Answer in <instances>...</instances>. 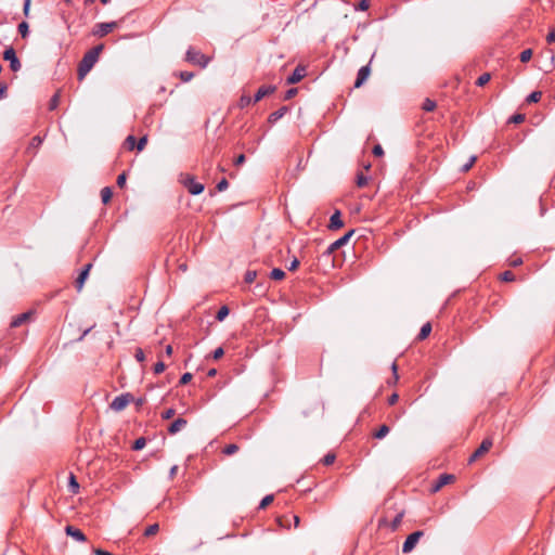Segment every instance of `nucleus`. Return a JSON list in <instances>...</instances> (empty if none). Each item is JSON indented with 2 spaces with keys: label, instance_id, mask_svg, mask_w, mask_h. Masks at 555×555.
I'll return each instance as SVG.
<instances>
[{
  "label": "nucleus",
  "instance_id": "f257e3e1",
  "mask_svg": "<svg viewBox=\"0 0 555 555\" xmlns=\"http://www.w3.org/2000/svg\"><path fill=\"white\" fill-rule=\"evenodd\" d=\"M104 46L98 44L90 49L79 62L78 65V79L82 80L86 75L92 69L94 64L98 62L100 53L102 52Z\"/></svg>",
  "mask_w": 555,
  "mask_h": 555
},
{
  "label": "nucleus",
  "instance_id": "f03ea898",
  "mask_svg": "<svg viewBox=\"0 0 555 555\" xmlns=\"http://www.w3.org/2000/svg\"><path fill=\"white\" fill-rule=\"evenodd\" d=\"M185 60L193 65L199 66L201 68H206L211 59L203 54L201 51L190 47L186 51Z\"/></svg>",
  "mask_w": 555,
  "mask_h": 555
},
{
  "label": "nucleus",
  "instance_id": "7ed1b4c3",
  "mask_svg": "<svg viewBox=\"0 0 555 555\" xmlns=\"http://www.w3.org/2000/svg\"><path fill=\"white\" fill-rule=\"evenodd\" d=\"M180 182L184 185V188L192 195L201 194L205 186L203 183H199L195 180V178L191 175H181Z\"/></svg>",
  "mask_w": 555,
  "mask_h": 555
},
{
  "label": "nucleus",
  "instance_id": "20e7f679",
  "mask_svg": "<svg viewBox=\"0 0 555 555\" xmlns=\"http://www.w3.org/2000/svg\"><path fill=\"white\" fill-rule=\"evenodd\" d=\"M424 535V531L417 530L409 534L403 542L402 545V552L404 554H409L413 551V548L416 546L420 539Z\"/></svg>",
  "mask_w": 555,
  "mask_h": 555
},
{
  "label": "nucleus",
  "instance_id": "39448f33",
  "mask_svg": "<svg viewBox=\"0 0 555 555\" xmlns=\"http://www.w3.org/2000/svg\"><path fill=\"white\" fill-rule=\"evenodd\" d=\"M3 59L10 62V68L12 72H18L22 64L16 56V52L13 47H8L3 52Z\"/></svg>",
  "mask_w": 555,
  "mask_h": 555
},
{
  "label": "nucleus",
  "instance_id": "423d86ee",
  "mask_svg": "<svg viewBox=\"0 0 555 555\" xmlns=\"http://www.w3.org/2000/svg\"><path fill=\"white\" fill-rule=\"evenodd\" d=\"M132 400V396L130 393H122L114 398V400L111 402V409L120 412L126 409V406L130 403Z\"/></svg>",
  "mask_w": 555,
  "mask_h": 555
},
{
  "label": "nucleus",
  "instance_id": "0eeeda50",
  "mask_svg": "<svg viewBox=\"0 0 555 555\" xmlns=\"http://www.w3.org/2000/svg\"><path fill=\"white\" fill-rule=\"evenodd\" d=\"M492 444L493 441L491 438L483 439L478 449L470 455L469 463L475 462L478 457L488 452L491 449Z\"/></svg>",
  "mask_w": 555,
  "mask_h": 555
},
{
  "label": "nucleus",
  "instance_id": "6e6552de",
  "mask_svg": "<svg viewBox=\"0 0 555 555\" xmlns=\"http://www.w3.org/2000/svg\"><path fill=\"white\" fill-rule=\"evenodd\" d=\"M117 27V22L99 23L95 25L93 35L98 37H104L113 29Z\"/></svg>",
  "mask_w": 555,
  "mask_h": 555
},
{
  "label": "nucleus",
  "instance_id": "1a4fd4ad",
  "mask_svg": "<svg viewBox=\"0 0 555 555\" xmlns=\"http://www.w3.org/2000/svg\"><path fill=\"white\" fill-rule=\"evenodd\" d=\"M354 233V230H350L349 232H347L345 235H343L341 237H339L338 240H336L335 242H333L328 247H327V250H326V254L327 255H331L332 253H334L335 250H337L338 248H340L341 246L346 245L348 243V241L350 240V237L353 235Z\"/></svg>",
  "mask_w": 555,
  "mask_h": 555
},
{
  "label": "nucleus",
  "instance_id": "9d476101",
  "mask_svg": "<svg viewBox=\"0 0 555 555\" xmlns=\"http://www.w3.org/2000/svg\"><path fill=\"white\" fill-rule=\"evenodd\" d=\"M455 479L454 475L451 474H441L435 483L431 486V492H438L444 486L453 482Z\"/></svg>",
  "mask_w": 555,
  "mask_h": 555
},
{
  "label": "nucleus",
  "instance_id": "9b49d317",
  "mask_svg": "<svg viewBox=\"0 0 555 555\" xmlns=\"http://www.w3.org/2000/svg\"><path fill=\"white\" fill-rule=\"evenodd\" d=\"M306 76V68L304 66L298 65L293 73L287 77V85H295L299 82Z\"/></svg>",
  "mask_w": 555,
  "mask_h": 555
},
{
  "label": "nucleus",
  "instance_id": "f8f14e48",
  "mask_svg": "<svg viewBox=\"0 0 555 555\" xmlns=\"http://www.w3.org/2000/svg\"><path fill=\"white\" fill-rule=\"evenodd\" d=\"M371 74L370 65L362 66L357 74V79L354 81V88H360L369 78Z\"/></svg>",
  "mask_w": 555,
  "mask_h": 555
},
{
  "label": "nucleus",
  "instance_id": "ddd939ff",
  "mask_svg": "<svg viewBox=\"0 0 555 555\" xmlns=\"http://www.w3.org/2000/svg\"><path fill=\"white\" fill-rule=\"evenodd\" d=\"M65 532L67 535L74 538L78 542H85L87 540L86 534L80 529H78L74 526H70V525L66 526Z\"/></svg>",
  "mask_w": 555,
  "mask_h": 555
},
{
  "label": "nucleus",
  "instance_id": "4468645a",
  "mask_svg": "<svg viewBox=\"0 0 555 555\" xmlns=\"http://www.w3.org/2000/svg\"><path fill=\"white\" fill-rule=\"evenodd\" d=\"M276 90V87L275 86H261L255 96H254V103H257L259 102L260 100H262L264 96L269 95V94H272L274 93Z\"/></svg>",
  "mask_w": 555,
  "mask_h": 555
},
{
  "label": "nucleus",
  "instance_id": "2eb2a0df",
  "mask_svg": "<svg viewBox=\"0 0 555 555\" xmlns=\"http://www.w3.org/2000/svg\"><path fill=\"white\" fill-rule=\"evenodd\" d=\"M91 267H92L91 263L86 264L83 270L80 272V274L76 279L75 284H76V288H77L78 292H80L82 289L85 281L88 278V274H89V271H90Z\"/></svg>",
  "mask_w": 555,
  "mask_h": 555
},
{
  "label": "nucleus",
  "instance_id": "dca6fc26",
  "mask_svg": "<svg viewBox=\"0 0 555 555\" xmlns=\"http://www.w3.org/2000/svg\"><path fill=\"white\" fill-rule=\"evenodd\" d=\"M188 422L186 420L182 418V417H178L177 420H175L170 426L168 427V433L170 435H176L177 433H179L181 429H183L185 426H186Z\"/></svg>",
  "mask_w": 555,
  "mask_h": 555
},
{
  "label": "nucleus",
  "instance_id": "f3484780",
  "mask_svg": "<svg viewBox=\"0 0 555 555\" xmlns=\"http://www.w3.org/2000/svg\"><path fill=\"white\" fill-rule=\"evenodd\" d=\"M344 227V222L341 220V215L339 210H336L330 219L328 229L330 230H338Z\"/></svg>",
  "mask_w": 555,
  "mask_h": 555
},
{
  "label": "nucleus",
  "instance_id": "a211bd4d",
  "mask_svg": "<svg viewBox=\"0 0 555 555\" xmlns=\"http://www.w3.org/2000/svg\"><path fill=\"white\" fill-rule=\"evenodd\" d=\"M33 317V312L31 311H26L24 313H21L18 314L17 317H15L12 322H11V326L12 327H18L21 326L23 323L27 322L28 320H30V318Z\"/></svg>",
  "mask_w": 555,
  "mask_h": 555
},
{
  "label": "nucleus",
  "instance_id": "6ab92c4d",
  "mask_svg": "<svg viewBox=\"0 0 555 555\" xmlns=\"http://www.w3.org/2000/svg\"><path fill=\"white\" fill-rule=\"evenodd\" d=\"M287 111H288L287 106H282L279 109L272 112L269 115V121L270 122L278 121L279 119H281L287 113Z\"/></svg>",
  "mask_w": 555,
  "mask_h": 555
},
{
  "label": "nucleus",
  "instance_id": "aec40b11",
  "mask_svg": "<svg viewBox=\"0 0 555 555\" xmlns=\"http://www.w3.org/2000/svg\"><path fill=\"white\" fill-rule=\"evenodd\" d=\"M430 332H431V325H430V323L427 322L421 327V331L417 335V339L424 340L425 338H427L429 336Z\"/></svg>",
  "mask_w": 555,
  "mask_h": 555
},
{
  "label": "nucleus",
  "instance_id": "412c9836",
  "mask_svg": "<svg viewBox=\"0 0 555 555\" xmlns=\"http://www.w3.org/2000/svg\"><path fill=\"white\" fill-rule=\"evenodd\" d=\"M113 196V191L109 186H105L101 190V198L103 204H107Z\"/></svg>",
  "mask_w": 555,
  "mask_h": 555
},
{
  "label": "nucleus",
  "instance_id": "4be33fe9",
  "mask_svg": "<svg viewBox=\"0 0 555 555\" xmlns=\"http://www.w3.org/2000/svg\"><path fill=\"white\" fill-rule=\"evenodd\" d=\"M68 489L72 493H78L79 491V483L74 474L69 475Z\"/></svg>",
  "mask_w": 555,
  "mask_h": 555
},
{
  "label": "nucleus",
  "instance_id": "5701e85b",
  "mask_svg": "<svg viewBox=\"0 0 555 555\" xmlns=\"http://www.w3.org/2000/svg\"><path fill=\"white\" fill-rule=\"evenodd\" d=\"M389 427L387 425H382L378 430L374 434L376 439H383L389 434Z\"/></svg>",
  "mask_w": 555,
  "mask_h": 555
},
{
  "label": "nucleus",
  "instance_id": "b1692460",
  "mask_svg": "<svg viewBox=\"0 0 555 555\" xmlns=\"http://www.w3.org/2000/svg\"><path fill=\"white\" fill-rule=\"evenodd\" d=\"M229 312H230L229 308H228L227 306H222V307L218 310V312H217V314H216V319H217L219 322H221V321H223V320L229 315Z\"/></svg>",
  "mask_w": 555,
  "mask_h": 555
},
{
  "label": "nucleus",
  "instance_id": "393cba45",
  "mask_svg": "<svg viewBox=\"0 0 555 555\" xmlns=\"http://www.w3.org/2000/svg\"><path fill=\"white\" fill-rule=\"evenodd\" d=\"M271 279L280 281L285 276V272L280 268H274L270 273Z\"/></svg>",
  "mask_w": 555,
  "mask_h": 555
},
{
  "label": "nucleus",
  "instance_id": "a878e982",
  "mask_svg": "<svg viewBox=\"0 0 555 555\" xmlns=\"http://www.w3.org/2000/svg\"><path fill=\"white\" fill-rule=\"evenodd\" d=\"M541 96H542L541 91H533L527 96L526 101H527V103H537L541 100Z\"/></svg>",
  "mask_w": 555,
  "mask_h": 555
},
{
  "label": "nucleus",
  "instance_id": "bb28decb",
  "mask_svg": "<svg viewBox=\"0 0 555 555\" xmlns=\"http://www.w3.org/2000/svg\"><path fill=\"white\" fill-rule=\"evenodd\" d=\"M491 79V75L489 73H483L482 75H480L478 77V79L476 80V85L478 87H483L486 83L489 82V80Z\"/></svg>",
  "mask_w": 555,
  "mask_h": 555
},
{
  "label": "nucleus",
  "instance_id": "cd10ccee",
  "mask_svg": "<svg viewBox=\"0 0 555 555\" xmlns=\"http://www.w3.org/2000/svg\"><path fill=\"white\" fill-rule=\"evenodd\" d=\"M18 33L23 38H26L29 34V25L27 22H22L18 24Z\"/></svg>",
  "mask_w": 555,
  "mask_h": 555
},
{
  "label": "nucleus",
  "instance_id": "c85d7f7f",
  "mask_svg": "<svg viewBox=\"0 0 555 555\" xmlns=\"http://www.w3.org/2000/svg\"><path fill=\"white\" fill-rule=\"evenodd\" d=\"M238 451V446L235 444V443H230L228 446L224 447L223 449V454L225 455H233L235 454L236 452Z\"/></svg>",
  "mask_w": 555,
  "mask_h": 555
},
{
  "label": "nucleus",
  "instance_id": "c756f323",
  "mask_svg": "<svg viewBox=\"0 0 555 555\" xmlns=\"http://www.w3.org/2000/svg\"><path fill=\"white\" fill-rule=\"evenodd\" d=\"M159 530V526L158 524H153V525H150L145 530H144V535L145 537H152L154 534H156Z\"/></svg>",
  "mask_w": 555,
  "mask_h": 555
},
{
  "label": "nucleus",
  "instance_id": "7c9ffc66",
  "mask_svg": "<svg viewBox=\"0 0 555 555\" xmlns=\"http://www.w3.org/2000/svg\"><path fill=\"white\" fill-rule=\"evenodd\" d=\"M59 103H60V93L56 92L55 94H53V96L50 99V102H49V109L50 111H53L55 109L57 106H59Z\"/></svg>",
  "mask_w": 555,
  "mask_h": 555
},
{
  "label": "nucleus",
  "instance_id": "2f4dec72",
  "mask_svg": "<svg viewBox=\"0 0 555 555\" xmlns=\"http://www.w3.org/2000/svg\"><path fill=\"white\" fill-rule=\"evenodd\" d=\"M125 144L129 151H132L134 147H137V139L134 135H128L126 138Z\"/></svg>",
  "mask_w": 555,
  "mask_h": 555
},
{
  "label": "nucleus",
  "instance_id": "473e14b6",
  "mask_svg": "<svg viewBox=\"0 0 555 555\" xmlns=\"http://www.w3.org/2000/svg\"><path fill=\"white\" fill-rule=\"evenodd\" d=\"M254 103V99H251L250 96L248 95H245L243 94L241 98H240V102H238V105L241 108H244L246 106H248L249 104Z\"/></svg>",
  "mask_w": 555,
  "mask_h": 555
},
{
  "label": "nucleus",
  "instance_id": "72a5a7b5",
  "mask_svg": "<svg viewBox=\"0 0 555 555\" xmlns=\"http://www.w3.org/2000/svg\"><path fill=\"white\" fill-rule=\"evenodd\" d=\"M146 444V440L144 437L138 438L132 446V449L135 451L142 450Z\"/></svg>",
  "mask_w": 555,
  "mask_h": 555
},
{
  "label": "nucleus",
  "instance_id": "f704fd0d",
  "mask_svg": "<svg viewBox=\"0 0 555 555\" xmlns=\"http://www.w3.org/2000/svg\"><path fill=\"white\" fill-rule=\"evenodd\" d=\"M531 57H532L531 49L524 50L519 55V59L522 63L529 62L531 60Z\"/></svg>",
  "mask_w": 555,
  "mask_h": 555
},
{
  "label": "nucleus",
  "instance_id": "c9c22d12",
  "mask_svg": "<svg viewBox=\"0 0 555 555\" xmlns=\"http://www.w3.org/2000/svg\"><path fill=\"white\" fill-rule=\"evenodd\" d=\"M436 108V102L430 100V99H426L423 103V109L426 111V112H433L434 109Z\"/></svg>",
  "mask_w": 555,
  "mask_h": 555
},
{
  "label": "nucleus",
  "instance_id": "e433bc0d",
  "mask_svg": "<svg viewBox=\"0 0 555 555\" xmlns=\"http://www.w3.org/2000/svg\"><path fill=\"white\" fill-rule=\"evenodd\" d=\"M273 500H274L273 494H268V495H266V496L261 500V502H260V504H259V508H266L269 504H271V503L273 502Z\"/></svg>",
  "mask_w": 555,
  "mask_h": 555
},
{
  "label": "nucleus",
  "instance_id": "4c0bfd02",
  "mask_svg": "<svg viewBox=\"0 0 555 555\" xmlns=\"http://www.w3.org/2000/svg\"><path fill=\"white\" fill-rule=\"evenodd\" d=\"M335 459H336V455L334 453H327L323 459H322V463L324 465H331L335 462Z\"/></svg>",
  "mask_w": 555,
  "mask_h": 555
},
{
  "label": "nucleus",
  "instance_id": "58836bf2",
  "mask_svg": "<svg viewBox=\"0 0 555 555\" xmlns=\"http://www.w3.org/2000/svg\"><path fill=\"white\" fill-rule=\"evenodd\" d=\"M501 280L504 282H512L515 280V274L512 271H504L501 274Z\"/></svg>",
  "mask_w": 555,
  "mask_h": 555
},
{
  "label": "nucleus",
  "instance_id": "ea45409f",
  "mask_svg": "<svg viewBox=\"0 0 555 555\" xmlns=\"http://www.w3.org/2000/svg\"><path fill=\"white\" fill-rule=\"evenodd\" d=\"M175 415H176V410H175L173 408H169V409L165 410V411L162 413V418H163V420H170V418H172Z\"/></svg>",
  "mask_w": 555,
  "mask_h": 555
},
{
  "label": "nucleus",
  "instance_id": "a19ab883",
  "mask_svg": "<svg viewBox=\"0 0 555 555\" xmlns=\"http://www.w3.org/2000/svg\"><path fill=\"white\" fill-rule=\"evenodd\" d=\"M402 518H403V513H399V514L393 518V520L391 521V529H392V530H396V529L400 526V524H401V521H402Z\"/></svg>",
  "mask_w": 555,
  "mask_h": 555
},
{
  "label": "nucleus",
  "instance_id": "79ce46f5",
  "mask_svg": "<svg viewBox=\"0 0 555 555\" xmlns=\"http://www.w3.org/2000/svg\"><path fill=\"white\" fill-rule=\"evenodd\" d=\"M291 516H282V517H279L278 518V522L281 527H287L289 528L291 524H289V520H291Z\"/></svg>",
  "mask_w": 555,
  "mask_h": 555
},
{
  "label": "nucleus",
  "instance_id": "37998d69",
  "mask_svg": "<svg viewBox=\"0 0 555 555\" xmlns=\"http://www.w3.org/2000/svg\"><path fill=\"white\" fill-rule=\"evenodd\" d=\"M229 186V182L227 181V179H222L220 180L217 185H216V189L219 191V192H222V191H225Z\"/></svg>",
  "mask_w": 555,
  "mask_h": 555
},
{
  "label": "nucleus",
  "instance_id": "c03bdc74",
  "mask_svg": "<svg viewBox=\"0 0 555 555\" xmlns=\"http://www.w3.org/2000/svg\"><path fill=\"white\" fill-rule=\"evenodd\" d=\"M257 273L256 271H247L245 274V282L250 284L256 280Z\"/></svg>",
  "mask_w": 555,
  "mask_h": 555
},
{
  "label": "nucleus",
  "instance_id": "a18cd8bd",
  "mask_svg": "<svg viewBox=\"0 0 555 555\" xmlns=\"http://www.w3.org/2000/svg\"><path fill=\"white\" fill-rule=\"evenodd\" d=\"M525 120V115L522 114H515L509 118V122L513 124H520Z\"/></svg>",
  "mask_w": 555,
  "mask_h": 555
},
{
  "label": "nucleus",
  "instance_id": "49530a36",
  "mask_svg": "<svg viewBox=\"0 0 555 555\" xmlns=\"http://www.w3.org/2000/svg\"><path fill=\"white\" fill-rule=\"evenodd\" d=\"M166 369V365L163 361H158L155 365H154V373L155 374H160L165 371Z\"/></svg>",
  "mask_w": 555,
  "mask_h": 555
},
{
  "label": "nucleus",
  "instance_id": "de8ad7c7",
  "mask_svg": "<svg viewBox=\"0 0 555 555\" xmlns=\"http://www.w3.org/2000/svg\"><path fill=\"white\" fill-rule=\"evenodd\" d=\"M194 77V74L192 72H181L180 78L182 81L188 82Z\"/></svg>",
  "mask_w": 555,
  "mask_h": 555
},
{
  "label": "nucleus",
  "instance_id": "09e8293b",
  "mask_svg": "<svg viewBox=\"0 0 555 555\" xmlns=\"http://www.w3.org/2000/svg\"><path fill=\"white\" fill-rule=\"evenodd\" d=\"M134 358L138 362H143L145 360L144 352L141 348L135 349Z\"/></svg>",
  "mask_w": 555,
  "mask_h": 555
},
{
  "label": "nucleus",
  "instance_id": "8fccbe9b",
  "mask_svg": "<svg viewBox=\"0 0 555 555\" xmlns=\"http://www.w3.org/2000/svg\"><path fill=\"white\" fill-rule=\"evenodd\" d=\"M146 143H147L146 135L140 138L139 141L137 142V150L142 151L145 147Z\"/></svg>",
  "mask_w": 555,
  "mask_h": 555
},
{
  "label": "nucleus",
  "instance_id": "3c124183",
  "mask_svg": "<svg viewBox=\"0 0 555 555\" xmlns=\"http://www.w3.org/2000/svg\"><path fill=\"white\" fill-rule=\"evenodd\" d=\"M370 4H371L370 0H361L358 3L357 9L360 10V11H366L370 8Z\"/></svg>",
  "mask_w": 555,
  "mask_h": 555
},
{
  "label": "nucleus",
  "instance_id": "603ef678",
  "mask_svg": "<svg viewBox=\"0 0 555 555\" xmlns=\"http://www.w3.org/2000/svg\"><path fill=\"white\" fill-rule=\"evenodd\" d=\"M126 180H127L126 173H125V172H122V173H120V175L117 177V181H116V183H117V185H118L119 188H124V186H125V184H126Z\"/></svg>",
  "mask_w": 555,
  "mask_h": 555
},
{
  "label": "nucleus",
  "instance_id": "864d4df0",
  "mask_svg": "<svg viewBox=\"0 0 555 555\" xmlns=\"http://www.w3.org/2000/svg\"><path fill=\"white\" fill-rule=\"evenodd\" d=\"M366 183H367V178L365 176L359 175L357 177V185L358 186L362 188V186L366 185Z\"/></svg>",
  "mask_w": 555,
  "mask_h": 555
},
{
  "label": "nucleus",
  "instance_id": "5fc2aeb1",
  "mask_svg": "<svg viewBox=\"0 0 555 555\" xmlns=\"http://www.w3.org/2000/svg\"><path fill=\"white\" fill-rule=\"evenodd\" d=\"M191 379H192V374H191V373H184V374L181 376V378H180V380H179V384H180V385H185V384H188Z\"/></svg>",
  "mask_w": 555,
  "mask_h": 555
},
{
  "label": "nucleus",
  "instance_id": "6e6d98bb",
  "mask_svg": "<svg viewBox=\"0 0 555 555\" xmlns=\"http://www.w3.org/2000/svg\"><path fill=\"white\" fill-rule=\"evenodd\" d=\"M296 94H297V89H296V88H291V89H288V90L285 92L284 100H291V99H292V98H294Z\"/></svg>",
  "mask_w": 555,
  "mask_h": 555
},
{
  "label": "nucleus",
  "instance_id": "4d7b16f0",
  "mask_svg": "<svg viewBox=\"0 0 555 555\" xmlns=\"http://www.w3.org/2000/svg\"><path fill=\"white\" fill-rule=\"evenodd\" d=\"M475 162H476V156H472L470 159L468 160V163H466L463 166L462 171H464V172L468 171L473 167Z\"/></svg>",
  "mask_w": 555,
  "mask_h": 555
},
{
  "label": "nucleus",
  "instance_id": "13d9d810",
  "mask_svg": "<svg viewBox=\"0 0 555 555\" xmlns=\"http://www.w3.org/2000/svg\"><path fill=\"white\" fill-rule=\"evenodd\" d=\"M224 354V350L222 347H219L217 348L214 352H212V358L215 360H219L222 356Z\"/></svg>",
  "mask_w": 555,
  "mask_h": 555
},
{
  "label": "nucleus",
  "instance_id": "bf43d9fd",
  "mask_svg": "<svg viewBox=\"0 0 555 555\" xmlns=\"http://www.w3.org/2000/svg\"><path fill=\"white\" fill-rule=\"evenodd\" d=\"M373 154L377 157L379 156H383L384 155V150L382 147V145L379 144H376L374 147H373Z\"/></svg>",
  "mask_w": 555,
  "mask_h": 555
},
{
  "label": "nucleus",
  "instance_id": "052dcab7",
  "mask_svg": "<svg viewBox=\"0 0 555 555\" xmlns=\"http://www.w3.org/2000/svg\"><path fill=\"white\" fill-rule=\"evenodd\" d=\"M298 266H299V260L296 257H294V259L291 261V263L287 267V269L289 271H294V270H296L298 268Z\"/></svg>",
  "mask_w": 555,
  "mask_h": 555
},
{
  "label": "nucleus",
  "instance_id": "680f3d73",
  "mask_svg": "<svg viewBox=\"0 0 555 555\" xmlns=\"http://www.w3.org/2000/svg\"><path fill=\"white\" fill-rule=\"evenodd\" d=\"M546 41H547L548 43H555V28H554V29H552V30L548 33V35H547V37H546Z\"/></svg>",
  "mask_w": 555,
  "mask_h": 555
},
{
  "label": "nucleus",
  "instance_id": "e2e57ef3",
  "mask_svg": "<svg viewBox=\"0 0 555 555\" xmlns=\"http://www.w3.org/2000/svg\"><path fill=\"white\" fill-rule=\"evenodd\" d=\"M29 8H30V0H25L24 1V7H23V13H24L25 16H28Z\"/></svg>",
  "mask_w": 555,
  "mask_h": 555
},
{
  "label": "nucleus",
  "instance_id": "0e129e2a",
  "mask_svg": "<svg viewBox=\"0 0 555 555\" xmlns=\"http://www.w3.org/2000/svg\"><path fill=\"white\" fill-rule=\"evenodd\" d=\"M399 399V396L398 393H392L389 398H388V404L389 405H393Z\"/></svg>",
  "mask_w": 555,
  "mask_h": 555
},
{
  "label": "nucleus",
  "instance_id": "69168bd1",
  "mask_svg": "<svg viewBox=\"0 0 555 555\" xmlns=\"http://www.w3.org/2000/svg\"><path fill=\"white\" fill-rule=\"evenodd\" d=\"M245 163V155L244 154H241L236 157V159L234 160V165L235 166H240L242 164Z\"/></svg>",
  "mask_w": 555,
  "mask_h": 555
},
{
  "label": "nucleus",
  "instance_id": "338daca9",
  "mask_svg": "<svg viewBox=\"0 0 555 555\" xmlns=\"http://www.w3.org/2000/svg\"><path fill=\"white\" fill-rule=\"evenodd\" d=\"M7 89H8V87L5 83L0 85V100H2L5 96Z\"/></svg>",
  "mask_w": 555,
  "mask_h": 555
},
{
  "label": "nucleus",
  "instance_id": "774afa93",
  "mask_svg": "<svg viewBox=\"0 0 555 555\" xmlns=\"http://www.w3.org/2000/svg\"><path fill=\"white\" fill-rule=\"evenodd\" d=\"M94 554L95 555H113L112 553H109L107 551H104V550H101V548L94 550Z\"/></svg>",
  "mask_w": 555,
  "mask_h": 555
}]
</instances>
